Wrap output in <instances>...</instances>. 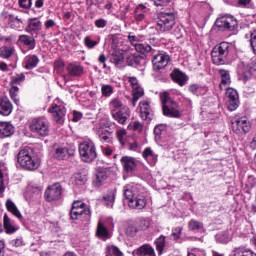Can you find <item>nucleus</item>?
<instances>
[{
	"instance_id": "obj_59",
	"label": "nucleus",
	"mask_w": 256,
	"mask_h": 256,
	"mask_svg": "<svg viewBox=\"0 0 256 256\" xmlns=\"http://www.w3.org/2000/svg\"><path fill=\"white\" fill-rule=\"evenodd\" d=\"M127 80H128V83H130L132 89L139 87V80H137V78L129 76Z\"/></svg>"
},
{
	"instance_id": "obj_14",
	"label": "nucleus",
	"mask_w": 256,
	"mask_h": 256,
	"mask_svg": "<svg viewBox=\"0 0 256 256\" xmlns=\"http://www.w3.org/2000/svg\"><path fill=\"white\" fill-rule=\"evenodd\" d=\"M226 97L229 111H235L239 107V93L233 88H227Z\"/></svg>"
},
{
	"instance_id": "obj_21",
	"label": "nucleus",
	"mask_w": 256,
	"mask_h": 256,
	"mask_svg": "<svg viewBox=\"0 0 256 256\" xmlns=\"http://www.w3.org/2000/svg\"><path fill=\"white\" fill-rule=\"evenodd\" d=\"M66 71L70 77H81L83 75V66L79 62H71L67 65Z\"/></svg>"
},
{
	"instance_id": "obj_17",
	"label": "nucleus",
	"mask_w": 256,
	"mask_h": 256,
	"mask_svg": "<svg viewBox=\"0 0 256 256\" xmlns=\"http://www.w3.org/2000/svg\"><path fill=\"white\" fill-rule=\"evenodd\" d=\"M73 155H75V150L67 147H58L54 153L55 159H58L59 161H65Z\"/></svg>"
},
{
	"instance_id": "obj_64",
	"label": "nucleus",
	"mask_w": 256,
	"mask_h": 256,
	"mask_svg": "<svg viewBox=\"0 0 256 256\" xmlns=\"http://www.w3.org/2000/svg\"><path fill=\"white\" fill-rule=\"evenodd\" d=\"M25 81V74L21 73L14 77V83H23Z\"/></svg>"
},
{
	"instance_id": "obj_9",
	"label": "nucleus",
	"mask_w": 256,
	"mask_h": 256,
	"mask_svg": "<svg viewBox=\"0 0 256 256\" xmlns=\"http://www.w3.org/2000/svg\"><path fill=\"white\" fill-rule=\"evenodd\" d=\"M49 113H51L52 117L56 123H63L65 121V106L61 103V100L57 98L49 109Z\"/></svg>"
},
{
	"instance_id": "obj_56",
	"label": "nucleus",
	"mask_w": 256,
	"mask_h": 256,
	"mask_svg": "<svg viewBox=\"0 0 256 256\" xmlns=\"http://www.w3.org/2000/svg\"><path fill=\"white\" fill-rule=\"evenodd\" d=\"M134 17H135V20L138 22V23H141V21H145V14L141 13L140 10H135L134 11Z\"/></svg>"
},
{
	"instance_id": "obj_16",
	"label": "nucleus",
	"mask_w": 256,
	"mask_h": 256,
	"mask_svg": "<svg viewBox=\"0 0 256 256\" xmlns=\"http://www.w3.org/2000/svg\"><path fill=\"white\" fill-rule=\"evenodd\" d=\"M140 107V117L144 121H151L153 119V109H151V105L147 101H141L139 103Z\"/></svg>"
},
{
	"instance_id": "obj_33",
	"label": "nucleus",
	"mask_w": 256,
	"mask_h": 256,
	"mask_svg": "<svg viewBox=\"0 0 256 256\" xmlns=\"http://www.w3.org/2000/svg\"><path fill=\"white\" fill-rule=\"evenodd\" d=\"M123 59H125L123 50L115 48L111 53L110 61L115 65H119V63H122Z\"/></svg>"
},
{
	"instance_id": "obj_38",
	"label": "nucleus",
	"mask_w": 256,
	"mask_h": 256,
	"mask_svg": "<svg viewBox=\"0 0 256 256\" xmlns=\"http://www.w3.org/2000/svg\"><path fill=\"white\" fill-rule=\"evenodd\" d=\"M233 256H256V253L247 248H234Z\"/></svg>"
},
{
	"instance_id": "obj_37",
	"label": "nucleus",
	"mask_w": 256,
	"mask_h": 256,
	"mask_svg": "<svg viewBox=\"0 0 256 256\" xmlns=\"http://www.w3.org/2000/svg\"><path fill=\"white\" fill-rule=\"evenodd\" d=\"M4 229L8 234L15 233V231H17V228L7 214H4Z\"/></svg>"
},
{
	"instance_id": "obj_24",
	"label": "nucleus",
	"mask_w": 256,
	"mask_h": 256,
	"mask_svg": "<svg viewBox=\"0 0 256 256\" xmlns=\"http://www.w3.org/2000/svg\"><path fill=\"white\" fill-rule=\"evenodd\" d=\"M142 157L145 159V161H147V163H149V165L154 166L157 164L159 156L155 152H153L151 148L148 147L144 149Z\"/></svg>"
},
{
	"instance_id": "obj_58",
	"label": "nucleus",
	"mask_w": 256,
	"mask_h": 256,
	"mask_svg": "<svg viewBox=\"0 0 256 256\" xmlns=\"http://www.w3.org/2000/svg\"><path fill=\"white\" fill-rule=\"evenodd\" d=\"M95 25H96V27H98V29H103V28L107 27V20L100 18L95 21Z\"/></svg>"
},
{
	"instance_id": "obj_15",
	"label": "nucleus",
	"mask_w": 256,
	"mask_h": 256,
	"mask_svg": "<svg viewBox=\"0 0 256 256\" xmlns=\"http://www.w3.org/2000/svg\"><path fill=\"white\" fill-rule=\"evenodd\" d=\"M120 163L125 173H133L137 169V160L131 156H123Z\"/></svg>"
},
{
	"instance_id": "obj_54",
	"label": "nucleus",
	"mask_w": 256,
	"mask_h": 256,
	"mask_svg": "<svg viewBox=\"0 0 256 256\" xmlns=\"http://www.w3.org/2000/svg\"><path fill=\"white\" fill-rule=\"evenodd\" d=\"M54 67L58 73H61L65 69V62L57 60L54 62Z\"/></svg>"
},
{
	"instance_id": "obj_13",
	"label": "nucleus",
	"mask_w": 256,
	"mask_h": 256,
	"mask_svg": "<svg viewBox=\"0 0 256 256\" xmlns=\"http://www.w3.org/2000/svg\"><path fill=\"white\" fill-rule=\"evenodd\" d=\"M171 61V57L167 53L161 52L154 55L152 59L153 68L155 71H161V69H165L169 62Z\"/></svg>"
},
{
	"instance_id": "obj_18",
	"label": "nucleus",
	"mask_w": 256,
	"mask_h": 256,
	"mask_svg": "<svg viewBox=\"0 0 256 256\" xmlns=\"http://www.w3.org/2000/svg\"><path fill=\"white\" fill-rule=\"evenodd\" d=\"M107 177H109V171L106 168H98L93 178L94 187H101L103 181H106Z\"/></svg>"
},
{
	"instance_id": "obj_40",
	"label": "nucleus",
	"mask_w": 256,
	"mask_h": 256,
	"mask_svg": "<svg viewBox=\"0 0 256 256\" xmlns=\"http://www.w3.org/2000/svg\"><path fill=\"white\" fill-rule=\"evenodd\" d=\"M189 91L193 95L199 96V95H205L207 93V89L197 85V84H192L189 86Z\"/></svg>"
},
{
	"instance_id": "obj_63",
	"label": "nucleus",
	"mask_w": 256,
	"mask_h": 256,
	"mask_svg": "<svg viewBox=\"0 0 256 256\" xmlns=\"http://www.w3.org/2000/svg\"><path fill=\"white\" fill-rule=\"evenodd\" d=\"M71 209H85V203L79 200L74 201Z\"/></svg>"
},
{
	"instance_id": "obj_50",
	"label": "nucleus",
	"mask_w": 256,
	"mask_h": 256,
	"mask_svg": "<svg viewBox=\"0 0 256 256\" xmlns=\"http://www.w3.org/2000/svg\"><path fill=\"white\" fill-rule=\"evenodd\" d=\"M183 231V227H176L172 230V237L175 241L181 239V233Z\"/></svg>"
},
{
	"instance_id": "obj_35",
	"label": "nucleus",
	"mask_w": 256,
	"mask_h": 256,
	"mask_svg": "<svg viewBox=\"0 0 256 256\" xmlns=\"http://www.w3.org/2000/svg\"><path fill=\"white\" fill-rule=\"evenodd\" d=\"M96 235L99 239H107L109 237V230L101 220L98 222Z\"/></svg>"
},
{
	"instance_id": "obj_4",
	"label": "nucleus",
	"mask_w": 256,
	"mask_h": 256,
	"mask_svg": "<svg viewBox=\"0 0 256 256\" xmlns=\"http://www.w3.org/2000/svg\"><path fill=\"white\" fill-rule=\"evenodd\" d=\"M79 153L84 163H93L97 159V147L95 142L88 140L79 145Z\"/></svg>"
},
{
	"instance_id": "obj_2",
	"label": "nucleus",
	"mask_w": 256,
	"mask_h": 256,
	"mask_svg": "<svg viewBox=\"0 0 256 256\" xmlns=\"http://www.w3.org/2000/svg\"><path fill=\"white\" fill-rule=\"evenodd\" d=\"M17 163L25 171H37L41 165V160L35 156L31 148H24L17 155Z\"/></svg>"
},
{
	"instance_id": "obj_31",
	"label": "nucleus",
	"mask_w": 256,
	"mask_h": 256,
	"mask_svg": "<svg viewBox=\"0 0 256 256\" xmlns=\"http://www.w3.org/2000/svg\"><path fill=\"white\" fill-rule=\"evenodd\" d=\"M132 95H133V98L131 100L132 107H137V101H139L141 99V97H143V95H145V92L141 88V85L136 86V88L132 89Z\"/></svg>"
},
{
	"instance_id": "obj_20",
	"label": "nucleus",
	"mask_w": 256,
	"mask_h": 256,
	"mask_svg": "<svg viewBox=\"0 0 256 256\" xmlns=\"http://www.w3.org/2000/svg\"><path fill=\"white\" fill-rule=\"evenodd\" d=\"M130 113L131 112L129 111V107H124L114 112L112 114V117L113 119H115V121H118L121 125H125V123H127V119H129L130 117Z\"/></svg>"
},
{
	"instance_id": "obj_52",
	"label": "nucleus",
	"mask_w": 256,
	"mask_h": 256,
	"mask_svg": "<svg viewBox=\"0 0 256 256\" xmlns=\"http://www.w3.org/2000/svg\"><path fill=\"white\" fill-rule=\"evenodd\" d=\"M18 3L22 9H31V5H33L32 0H19Z\"/></svg>"
},
{
	"instance_id": "obj_43",
	"label": "nucleus",
	"mask_w": 256,
	"mask_h": 256,
	"mask_svg": "<svg viewBox=\"0 0 256 256\" xmlns=\"http://www.w3.org/2000/svg\"><path fill=\"white\" fill-rule=\"evenodd\" d=\"M106 207H113V203H115V192L110 191L104 197Z\"/></svg>"
},
{
	"instance_id": "obj_42",
	"label": "nucleus",
	"mask_w": 256,
	"mask_h": 256,
	"mask_svg": "<svg viewBox=\"0 0 256 256\" xmlns=\"http://www.w3.org/2000/svg\"><path fill=\"white\" fill-rule=\"evenodd\" d=\"M117 139L122 147L127 143V130L120 129L116 132Z\"/></svg>"
},
{
	"instance_id": "obj_7",
	"label": "nucleus",
	"mask_w": 256,
	"mask_h": 256,
	"mask_svg": "<svg viewBox=\"0 0 256 256\" xmlns=\"http://www.w3.org/2000/svg\"><path fill=\"white\" fill-rule=\"evenodd\" d=\"M238 75L245 81L251 77H256V60H251L248 63L242 62L238 66Z\"/></svg>"
},
{
	"instance_id": "obj_1",
	"label": "nucleus",
	"mask_w": 256,
	"mask_h": 256,
	"mask_svg": "<svg viewBox=\"0 0 256 256\" xmlns=\"http://www.w3.org/2000/svg\"><path fill=\"white\" fill-rule=\"evenodd\" d=\"M124 197L128 201L130 209H145L147 200L143 195V188L140 185L124 186Z\"/></svg>"
},
{
	"instance_id": "obj_11",
	"label": "nucleus",
	"mask_w": 256,
	"mask_h": 256,
	"mask_svg": "<svg viewBox=\"0 0 256 256\" xmlns=\"http://www.w3.org/2000/svg\"><path fill=\"white\" fill-rule=\"evenodd\" d=\"M215 25L223 31H233L237 27V19L232 16H222L216 20Z\"/></svg>"
},
{
	"instance_id": "obj_6",
	"label": "nucleus",
	"mask_w": 256,
	"mask_h": 256,
	"mask_svg": "<svg viewBox=\"0 0 256 256\" xmlns=\"http://www.w3.org/2000/svg\"><path fill=\"white\" fill-rule=\"evenodd\" d=\"M175 14L171 12H163L158 17L157 29L161 33L171 31L175 27Z\"/></svg>"
},
{
	"instance_id": "obj_57",
	"label": "nucleus",
	"mask_w": 256,
	"mask_h": 256,
	"mask_svg": "<svg viewBox=\"0 0 256 256\" xmlns=\"http://www.w3.org/2000/svg\"><path fill=\"white\" fill-rule=\"evenodd\" d=\"M5 193V177L3 171L0 169V195Z\"/></svg>"
},
{
	"instance_id": "obj_61",
	"label": "nucleus",
	"mask_w": 256,
	"mask_h": 256,
	"mask_svg": "<svg viewBox=\"0 0 256 256\" xmlns=\"http://www.w3.org/2000/svg\"><path fill=\"white\" fill-rule=\"evenodd\" d=\"M81 215H85V214H83L81 212H77V210H75V209H71V211H70V217L74 221H77V219H79V217H81Z\"/></svg>"
},
{
	"instance_id": "obj_28",
	"label": "nucleus",
	"mask_w": 256,
	"mask_h": 256,
	"mask_svg": "<svg viewBox=\"0 0 256 256\" xmlns=\"http://www.w3.org/2000/svg\"><path fill=\"white\" fill-rule=\"evenodd\" d=\"M6 208L7 211H9V213H12V215H14V217H16L17 219H23V215L19 211V208H17V205H15V202L11 199H8L6 201Z\"/></svg>"
},
{
	"instance_id": "obj_10",
	"label": "nucleus",
	"mask_w": 256,
	"mask_h": 256,
	"mask_svg": "<svg viewBox=\"0 0 256 256\" xmlns=\"http://www.w3.org/2000/svg\"><path fill=\"white\" fill-rule=\"evenodd\" d=\"M232 131L236 135H241V133H249L251 131V122L247 118H238L232 121Z\"/></svg>"
},
{
	"instance_id": "obj_12",
	"label": "nucleus",
	"mask_w": 256,
	"mask_h": 256,
	"mask_svg": "<svg viewBox=\"0 0 256 256\" xmlns=\"http://www.w3.org/2000/svg\"><path fill=\"white\" fill-rule=\"evenodd\" d=\"M63 193V188H61V184L56 183L52 186H49L44 194L46 201L52 202L61 199V195Z\"/></svg>"
},
{
	"instance_id": "obj_44",
	"label": "nucleus",
	"mask_w": 256,
	"mask_h": 256,
	"mask_svg": "<svg viewBox=\"0 0 256 256\" xmlns=\"http://www.w3.org/2000/svg\"><path fill=\"white\" fill-rule=\"evenodd\" d=\"M165 236L161 235L155 240L156 250L160 253H163V249H165Z\"/></svg>"
},
{
	"instance_id": "obj_8",
	"label": "nucleus",
	"mask_w": 256,
	"mask_h": 256,
	"mask_svg": "<svg viewBox=\"0 0 256 256\" xmlns=\"http://www.w3.org/2000/svg\"><path fill=\"white\" fill-rule=\"evenodd\" d=\"M30 131L39 135L40 137H47L49 135V125L41 118H35L30 123Z\"/></svg>"
},
{
	"instance_id": "obj_45",
	"label": "nucleus",
	"mask_w": 256,
	"mask_h": 256,
	"mask_svg": "<svg viewBox=\"0 0 256 256\" xmlns=\"http://www.w3.org/2000/svg\"><path fill=\"white\" fill-rule=\"evenodd\" d=\"M114 88L109 84H103L101 87V93L103 97H111L113 95Z\"/></svg>"
},
{
	"instance_id": "obj_51",
	"label": "nucleus",
	"mask_w": 256,
	"mask_h": 256,
	"mask_svg": "<svg viewBox=\"0 0 256 256\" xmlns=\"http://www.w3.org/2000/svg\"><path fill=\"white\" fill-rule=\"evenodd\" d=\"M84 43L88 49H93V47L97 46L99 42L92 40L91 37H86Z\"/></svg>"
},
{
	"instance_id": "obj_19",
	"label": "nucleus",
	"mask_w": 256,
	"mask_h": 256,
	"mask_svg": "<svg viewBox=\"0 0 256 256\" xmlns=\"http://www.w3.org/2000/svg\"><path fill=\"white\" fill-rule=\"evenodd\" d=\"M13 113V104L7 97H0V115L9 117Z\"/></svg>"
},
{
	"instance_id": "obj_55",
	"label": "nucleus",
	"mask_w": 256,
	"mask_h": 256,
	"mask_svg": "<svg viewBox=\"0 0 256 256\" xmlns=\"http://www.w3.org/2000/svg\"><path fill=\"white\" fill-rule=\"evenodd\" d=\"M250 45L253 53L256 55V30L251 33Z\"/></svg>"
},
{
	"instance_id": "obj_30",
	"label": "nucleus",
	"mask_w": 256,
	"mask_h": 256,
	"mask_svg": "<svg viewBox=\"0 0 256 256\" xmlns=\"http://www.w3.org/2000/svg\"><path fill=\"white\" fill-rule=\"evenodd\" d=\"M6 19H8L9 25L12 27V29H21V25H23L22 18L13 14H8Z\"/></svg>"
},
{
	"instance_id": "obj_3",
	"label": "nucleus",
	"mask_w": 256,
	"mask_h": 256,
	"mask_svg": "<svg viewBox=\"0 0 256 256\" xmlns=\"http://www.w3.org/2000/svg\"><path fill=\"white\" fill-rule=\"evenodd\" d=\"M160 100L162 103V111L163 115L166 117H181V111H179V104L172 100L171 96L168 92H164L160 94Z\"/></svg>"
},
{
	"instance_id": "obj_46",
	"label": "nucleus",
	"mask_w": 256,
	"mask_h": 256,
	"mask_svg": "<svg viewBox=\"0 0 256 256\" xmlns=\"http://www.w3.org/2000/svg\"><path fill=\"white\" fill-rule=\"evenodd\" d=\"M107 249V256H123V252H121V250H119V248L115 245H110L107 247Z\"/></svg>"
},
{
	"instance_id": "obj_5",
	"label": "nucleus",
	"mask_w": 256,
	"mask_h": 256,
	"mask_svg": "<svg viewBox=\"0 0 256 256\" xmlns=\"http://www.w3.org/2000/svg\"><path fill=\"white\" fill-rule=\"evenodd\" d=\"M227 55H229V43L222 42L216 45L211 53L214 65H224Z\"/></svg>"
},
{
	"instance_id": "obj_48",
	"label": "nucleus",
	"mask_w": 256,
	"mask_h": 256,
	"mask_svg": "<svg viewBox=\"0 0 256 256\" xmlns=\"http://www.w3.org/2000/svg\"><path fill=\"white\" fill-rule=\"evenodd\" d=\"M128 41L131 43V45L134 47V49L137 48V45H140L141 38L139 36L129 34L128 35Z\"/></svg>"
},
{
	"instance_id": "obj_26",
	"label": "nucleus",
	"mask_w": 256,
	"mask_h": 256,
	"mask_svg": "<svg viewBox=\"0 0 256 256\" xmlns=\"http://www.w3.org/2000/svg\"><path fill=\"white\" fill-rule=\"evenodd\" d=\"M171 77L173 79V81L175 83H177L178 85H180V87H183V85H185V83H187V76L181 72L178 69H175L172 73H171Z\"/></svg>"
},
{
	"instance_id": "obj_41",
	"label": "nucleus",
	"mask_w": 256,
	"mask_h": 256,
	"mask_svg": "<svg viewBox=\"0 0 256 256\" xmlns=\"http://www.w3.org/2000/svg\"><path fill=\"white\" fill-rule=\"evenodd\" d=\"M15 53L14 47H2L0 48V57L3 59H9Z\"/></svg>"
},
{
	"instance_id": "obj_62",
	"label": "nucleus",
	"mask_w": 256,
	"mask_h": 256,
	"mask_svg": "<svg viewBox=\"0 0 256 256\" xmlns=\"http://www.w3.org/2000/svg\"><path fill=\"white\" fill-rule=\"evenodd\" d=\"M166 126L164 124H160L154 128V134L155 135H161L163 131H165Z\"/></svg>"
},
{
	"instance_id": "obj_34",
	"label": "nucleus",
	"mask_w": 256,
	"mask_h": 256,
	"mask_svg": "<svg viewBox=\"0 0 256 256\" xmlns=\"http://www.w3.org/2000/svg\"><path fill=\"white\" fill-rule=\"evenodd\" d=\"M39 65V57L37 55H29L25 58V69H35Z\"/></svg>"
},
{
	"instance_id": "obj_32",
	"label": "nucleus",
	"mask_w": 256,
	"mask_h": 256,
	"mask_svg": "<svg viewBox=\"0 0 256 256\" xmlns=\"http://www.w3.org/2000/svg\"><path fill=\"white\" fill-rule=\"evenodd\" d=\"M135 51H137V53H141L142 55H155V49H153V47H151L149 44L140 43L136 45Z\"/></svg>"
},
{
	"instance_id": "obj_49",
	"label": "nucleus",
	"mask_w": 256,
	"mask_h": 256,
	"mask_svg": "<svg viewBox=\"0 0 256 256\" xmlns=\"http://www.w3.org/2000/svg\"><path fill=\"white\" fill-rule=\"evenodd\" d=\"M137 226L135 224H129L126 228V235L133 237L137 235Z\"/></svg>"
},
{
	"instance_id": "obj_47",
	"label": "nucleus",
	"mask_w": 256,
	"mask_h": 256,
	"mask_svg": "<svg viewBox=\"0 0 256 256\" xmlns=\"http://www.w3.org/2000/svg\"><path fill=\"white\" fill-rule=\"evenodd\" d=\"M19 93V87L17 86H12L10 88V96H11V99H13L14 103L16 105H19V98H17V95Z\"/></svg>"
},
{
	"instance_id": "obj_25",
	"label": "nucleus",
	"mask_w": 256,
	"mask_h": 256,
	"mask_svg": "<svg viewBox=\"0 0 256 256\" xmlns=\"http://www.w3.org/2000/svg\"><path fill=\"white\" fill-rule=\"evenodd\" d=\"M15 133V127L10 122H0V135L2 137H11Z\"/></svg>"
},
{
	"instance_id": "obj_29",
	"label": "nucleus",
	"mask_w": 256,
	"mask_h": 256,
	"mask_svg": "<svg viewBox=\"0 0 256 256\" xmlns=\"http://www.w3.org/2000/svg\"><path fill=\"white\" fill-rule=\"evenodd\" d=\"M219 75L221 77V83L219 84L220 89H227V86L231 85V75H229L227 70H220Z\"/></svg>"
},
{
	"instance_id": "obj_53",
	"label": "nucleus",
	"mask_w": 256,
	"mask_h": 256,
	"mask_svg": "<svg viewBox=\"0 0 256 256\" xmlns=\"http://www.w3.org/2000/svg\"><path fill=\"white\" fill-rule=\"evenodd\" d=\"M100 141H103V143H111V134L102 132L99 134Z\"/></svg>"
},
{
	"instance_id": "obj_39",
	"label": "nucleus",
	"mask_w": 256,
	"mask_h": 256,
	"mask_svg": "<svg viewBox=\"0 0 256 256\" xmlns=\"http://www.w3.org/2000/svg\"><path fill=\"white\" fill-rule=\"evenodd\" d=\"M203 228H204L203 222H201L199 220L192 219L188 223V229L190 231L199 232V231L203 230Z\"/></svg>"
},
{
	"instance_id": "obj_36",
	"label": "nucleus",
	"mask_w": 256,
	"mask_h": 256,
	"mask_svg": "<svg viewBox=\"0 0 256 256\" xmlns=\"http://www.w3.org/2000/svg\"><path fill=\"white\" fill-rule=\"evenodd\" d=\"M124 107L127 106H123V102H121L119 98H113L110 101L111 115H113V113H117V111H121V109H124Z\"/></svg>"
},
{
	"instance_id": "obj_22",
	"label": "nucleus",
	"mask_w": 256,
	"mask_h": 256,
	"mask_svg": "<svg viewBox=\"0 0 256 256\" xmlns=\"http://www.w3.org/2000/svg\"><path fill=\"white\" fill-rule=\"evenodd\" d=\"M43 27L41 21L37 18H32L28 20V24L26 26L27 33H39Z\"/></svg>"
},
{
	"instance_id": "obj_60",
	"label": "nucleus",
	"mask_w": 256,
	"mask_h": 256,
	"mask_svg": "<svg viewBox=\"0 0 256 256\" xmlns=\"http://www.w3.org/2000/svg\"><path fill=\"white\" fill-rule=\"evenodd\" d=\"M216 239H217V241H219V243H228L229 242V237L226 234H217Z\"/></svg>"
},
{
	"instance_id": "obj_23",
	"label": "nucleus",
	"mask_w": 256,
	"mask_h": 256,
	"mask_svg": "<svg viewBox=\"0 0 256 256\" xmlns=\"http://www.w3.org/2000/svg\"><path fill=\"white\" fill-rule=\"evenodd\" d=\"M133 255L136 256H156L155 249L152 248L149 244H144L138 249L134 250Z\"/></svg>"
},
{
	"instance_id": "obj_27",
	"label": "nucleus",
	"mask_w": 256,
	"mask_h": 256,
	"mask_svg": "<svg viewBox=\"0 0 256 256\" xmlns=\"http://www.w3.org/2000/svg\"><path fill=\"white\" fill-rule=\"evenodd\" d=\"M18 41L27 47V49H35V38L26 34L20 35Z\"/></svg>"
}]
</instances>
